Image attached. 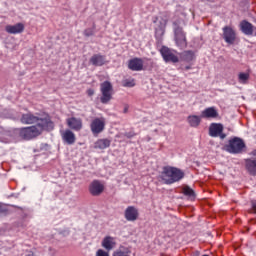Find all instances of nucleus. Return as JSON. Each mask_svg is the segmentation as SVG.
Masks as SVG:
<instances>
[{
  "label": "nucleus",
  "mask_w": 256,
  "mask_h": 256,
  "mask_svg": "<svg viewBox=\"0 0 256 256\" xmlns=\"http://www.w3.org/2000/svg\"><path fill=\"white\" fill-rule=\"evenodd\" d=\"M55 125L51 121L49 115L45 116V119L41 120L38 124L29 127H23L18 129V135L23 141H31L43 133V131H53Z\"/></svg>",
  "instance_id": "nucleus-1"
},
{
  "label": "nucleus",
  "mask_w": 256,
  "mask_h": 256,
  "mask_svg": "<svg viewBox=\"0 0 256 256\" xmlns=\"http://www.w3.org/2000/svg\"><path fill=\"white\" fill-rule=\"evenodd\" d=\"M183 177H185V172L173 166H165L160 174V179L164 181L165 185L178 183V181H181Z\"/></svg>",
  "instance_id": "nucleus-2"
},
{
  "label": "nucleus",
  "mask_w": 256,
  "mask_h": 256,
  "mask_svg": "<svg viewBox=\"0 0 256 256\" xmlns=\"http://www.w3.org/2000/svg\"><path fill=\"white\" fill-rule=\"evenodd\" d=\"M225 151L227 153H231L232 155H239L247 149V145H245V141L239 137L231 138L228 141V144L224 146Z\"/></svg>",
  "instance_id": "nucleus-3"
},
{
  "label": "nucleus",
  "mask_w": 256,
  "mask_h": 256,
  "mask_svg": "<svg viewBox=\"0 0 256 256\" xmlns=\"http://www.w3.org/2000/svg\"><path fill=\"white\" fill-rule=\"evenodd\" d=\"M100 92L102 94L100 102L103 105H107V103L113 99V84L109 81H104L100 84Z\"/></svg>",
  "instance_id": "nucleus-4"
},
{
  "label": "nucleus",
  "mask_w": 256,
  "mask_h": 256,
  "mask_svg": "<svg viewBox=\"0 0 256 256\" xmlns=\"http://www.w3.org/2000/svg\"><path fill=\"white\" fill-rule=\"evenodd\" d=\"M174 25L175 43L180 49H185V47H187V37L185 36V32L183 31V28L177 26V23H174Z\"/></svg>",
  "instance_id": "nucleus-5"
},
{
  "label": "nucleus",
  "mask_w": 256,
  "mask_h": 256,
  "mask_svg": "<svg viewBox=\"0 0 256 256\" xmlns=\"http://www.w3.org/2000/svg\"><path fill=\"white\" fill-rule=\"evenodd\" d=\"M93 135H99L105 131V118H95L90 124Z\"/></svg>",
  "instance_id": "nucleus-6"
},
{
  "label": "nucleus",
  "mask_w": 256,
  "mask_h": 256,
  "mask_svg": "<svg viewBox=\"0 0 256 256\" xmlns=\"http://www.w3.org/2000/svg\"><path fill=\"white\" fill-rule=\"evenodd\" d=\"M160 53L166 63H179V57H177L168 47H162Z\"/></svg>",
  "instance_id": "nucleus-7"
},
{
  "label": "nucleus",
  "mask_w": 256,
  "mask_h": 256,
  "mask_svg": "<svg viewBox=\"0 0 256 256\" xmlns=\"http://www.w3.org/2000/svg\"><path fill=\"white\" fill-rule=\"evenodd\" d=\"M43 119H45V116L42 118H39L35 115H33L31 112L23 114L21 116V123H23L24 125H33L34 123H36V125H38V123H41V121H43Z\"/></svg>",
  "instance_id": "nucleus-8"
},
{
  "label": "nucleus",
  "mask_w": 256,
  "mask_h": 256,
  "mask_svg": "<svg viewBox=\"0 0 256 256\" xmlns=\"http://www.w3.org/2000/svg\"><path fill=\"white\" fill-rule=\"evenodd\" d=\"M236 38L237 34L235 33V30H233V28H231L230 26H225L223 28V39L229 45H233V43H235Z\"/></svg>",
  "instance_id": "nucleus-9"
},
{
  "label": "nucleus",
  "mask_w": 256,
  "mask_h": 256,
  "mask_svg": "<svg viewBox=\"0 0 256 256\" xmlns=\"http://www.w3.org/2000/svg\"><path fill=\"white\" fill-rule=\"evenodd\" d=\"M89 191L93 197H99L105 191V186L99 180H93L89 186Z\"/></svg>",
  "instance_id": "nucleus-10"
},
{
  "label": "nucleus",
  "mask_w": 256,
  "mask_h": 256,
  "mask_svg": "<svg viewBox=\"0 0 256 256\" xmlns=\"http://www.w3.org/2000/svg\"><path fill=\"white\" fill-rule=\"evenodd\" d=\"M67 125L72 131H81L83 129V120L81 118L71 117L67 119Z\"/></svg>",
  "instance_id": "nucleus-11"
},
{
  "label": "nucleus",
  "mask_w": 256,
  "mask_h": 256,
  "mask_svg": "<svg viewBox=\"0 0 256 256\" xmlns=\"http://www.w3.org/2000/svg\"><path fill=\"white\" fill-rule=\"evenodd\" d=\"M128 69H130V71H143V59L133 58L129 60Z\"/></svg>",
  "instance_id": "nucleus-12"
},
{
  "label": "nucleus",
  "mask_w": 256,
  "mask_h": 256,
  "mask_svg": "<svg viewBox=\"0 0 256 256\" xmlns=\"http://www.w3.org/2000/svg\"><path fill=\"white\" fill-rule=\"evenodd\" d=\"M23 31H25V25H23V23L6 26V32L10 33V35H17L19 33H23Z\"/></svg>",
  "instance_id": "nucleus-13"
},
{
  "label": "nucleus",
  "mask_w": 256,
  "mask_h": 256,
  "mask_svg": "<svg viewBox=\"0 0 256 256\" xmlns=\"http://www.w3.org/2000/svg\"><path fill=\"white\" fill-rule=\"evenodd\" d=\"M254 29L255 27L249 21L242 20L240 22V30L242 31V33H244V35H248V36L253 35Z\"/></svg>",
  "instance_id": "nucleus-14"
},
{
  "label": "nucleus",
  "mask_w": 256,
  "mask_h": 256,
  "mask_svg": "<svg viewBox=\"0 0 256 256\" xmlns=\"http://www.w3.org/2000/svg\"><path fill=\"white\" fill-rule=\"evenodd\" d=\"M223 133V124L221 123H212L209 127L210 137H219Z\"/></svg>",
  "instance_id": "nucleus-15"
},
{
  "label": "nucleus",
  "mask_w": 256,
  "mask_h": 256,
  "mask_svg": "<svg viewBox=\"0 0 256 256\" xmlns=\"http://www.w3.org/2000/svg\"><path fill=\"white\" fill-rule=\"evenodd\" d=\"M137 217H139V211L133 206H129L125 210V219L127 221H137Z\"/></svg>",
  "instance_id": "nucleus-16"
},
{
  "label": "nucleus",
  "mask_w": 256,
  "mask_h": 256,
  "mask_svg": "<svg viewBox=\"0 0 256 256\" xmlns=\"http://www.w3.org/2000/svg\"><path fill=\"white\" fill-rule=\"evenodd\" d=\"M201 117L204 119H217V117H219V112H217L215 107H209L202 111Z\"/></svg>",
  "instance_id": "nucleus-17"
},
{
  "label": "nucleus",
  "mask_w": 256,
  "mask_h": 256,
  "mask_svg": "<svg viewBox=\"0 0 256 256\" xmlns=\"http://www.w3.org/2000/svg\"><path fill=\"white\" fill-rule=\"evenodd\" d=\"M91 65H94V67H103L105 65V56L101 54H94L90 58Z\"/></svg>",
  "instance_id": "nucleus-18"
},
{
  "label": "nucleus",
  "mask_w": 256,
  "mask_h": 256,
  "mask_svg": "<svg viewBox=\"0 0 256 256\" xmlns=\"http://www.w3.org/2000/svg\"><path fill=\"white\" fill-rule=\"evenodd\" d=\"M115 241H113V237L111 236H106L103 241H102V247L106 249V251H111L112 249L115 248Z\"/></svg>",
  "instance_id": "nucleus-19"
},
{
  "label": "nucleus",
  "mask_w": 256,
  "mask_h": 256,
  "mask_svg": "<svg viewBox=\"0 0 256 256\" xmlns=\"http://www.w3.org/2000/svg\"><path fill=\"white\" fill-rule=\"evenodd\" d=\"M62 138L67 145H73V143H75V133H73L71 130H66L62 134Z\"/></svg>",
  "instance_id": "nucleus-20"
},
{
  "label": "nucleus",
  "mask_w": 256,
  "mask_h": 256,
  "mask_svg": "<svg viewBox=\"0 0 256 256\" xmlns=\"http://www.w3.org/2000/svg\"><path fill=\"white\" fill-rule=\"evenodd\" d=\"M246 169L250 175H256V158L255 159H246Z\"/></svg>",
  "instance_id": "nucleus-21"
},
{
  "label": "nucleus",
  "mask_w": 256,
  "mask_h": 256,
  "mask_svg": "<svg viewBox=\"0 0 256 256\" xmlns=\"http://www.w3.org/2000/svg\"><path fill=\"white\" fill-rule=\"evenodd\" d=\"M180 59H182V61H186V63H191V61L195 59V52L191 50L184 51L180 54Z\"/></svg>",
  "instance_id": "nucleus-22"
},
{
  "label": "nucleus",
  "mask_w": 256,
  "mask_h": 256,
  "mask_svg": "<svg viewBox=\"0 0 256 256\" xmlns=\"http://www.w3.org/2000/svg\"><path fill=\"white\" fill-rule=\"evenodd\" d=\"M187 121H188L190 127L197 128V127H199V125H201V116L190 115L187 117Z\"/></svg>",
  "instance_id": "nucleus-23"
},
{
  "label": "nucleus",
  "mask_w": 256,
  "mask_h": 256,
  "mask_svg": "<svg viewBox=\"0 0 256 256\" xmlns=\"http://www.w3.org/2000/svg\"><path fill=\"white\" fill-rule=\"evenodd\" d=\"M95 149H107V147H111V140L105 138V139H99L95 142Z\"/></svg>",
  "instance_id": "nucleus-24"
},
{
  "label": "nucleus",
  "mask_w": 256,
  "mask_h": 256,
  "mask_svg": "<svg viewBox=\"0 0 256 256\" xmlns=\"http://www.w3.org/2000/svg\"><path fill=\"white\" fill-rule=\"evenodd\" d=\"M238 81H239V83H242L243 85H245L249 81V73L241 72L238 75Z\"/></svg>",
  "instance_id": "nucleus-25"
},
{
  "label": "nucleus",
  "mask_w": 256,
  "mask_h": 256,
  "mask_svg": "<svg viewBox=\"0 0 256 256\" xmlns=\"http://www.w3.org/2000/svg\"><path fill=\"white\" fill-rule=\"evenodd\" d=\"M182 193L183 195H185L186 197H195V191H193V189H191V187L189 186H185L182 189Z\"/></svg>",
  "instance_id": "nucleus-26"
},
{
  "label": "nucleus",
  "mask_w": 256,
  "mask_h": 256,
  "mask_svg": "<svg viewBox=\"0 0 256 256\" xmlns=\"http://www.w3.org/2000/svg\"><path fill=\"white\" fill-rule=\"evenodd\" d=\"M95 29H96V26L95 24H93L92 28H87L84 30L83 35L85 37H93V35H95Z\"/></svg>",
  "instance_id": "nucleus-27"
},
{
  "label": "nucleus",
  "mask_w": 256,
  "mask_h": 256,
  "mask_svg": "<svg viewBox=\"0 0 256 256\" xmlns=\"http://www.w3.org/2000/svg\"><path fill=\"white\" fill-rule=\"evenodd\" d=\"M112 256H129V252L123 250H116Z\"/></svg>",
  "instance_id": "nucleus-28"
},
{
  "label": "nucleus",
  "mask_w": 256,
  "mask_h": 256,
  "mask_svg": "<svg viewBox=\"0 0 256 256\" xmlns=\"http://www.w3.org/2000/svg\"><path fill=\"white\" fill-rule=\"evenodd\" d=\"M124 87H135V80H126Z\"/></svg>",
  "instance_id": "nucleus-29"
},
{
  "label": "nucleus",
  "mask_w": 256,
  "mask_h": 256,
  "mask_svg": "<svg viewBox=\"0 0 256 256\" xmlns=\"http://www.w3.org/2000/svg\"><path fill=\"white\" fill-rule=\"evenodd\" d=\"M251 210L250 213H256V200H251Z\"/></svg>",
  "instance_id": "nucleus-30"
},
{
  "label": "nucleus",
  "mask_w": 256,
  "mask_h": 256,
  "mask_svg": "<svg viewBox=\"0 0 256 256\" xmlns=\"http://www.w3.org/2000/svg\"><path fill=\"white\" fill-rule=\"evenodd\" d=\"M96 256H109V253L102 250V249H99L97 252H96Z\"/></svg>",
  "instance_id": "nucleus-31"
},
{
  "label": "nucleus",
  "mask_w": 256,
  "mask_h": 256,
  "mask_svg": "<svg viewBox=\"0 0 256 256\" xmlns=\"http://www.w3.org/2000/svg\"><path fill=\"white\" fill-rule=\"evenodd\" d=\"M124 137H127V139H132V137H135V133L134 132H126L124 134Z\"/></svg>",
  "instance_id": "nucleus-32"
},
{
  "label": "nucleus",
  "mask_w": 256,
  "mask_h": 256,
  "mask_svg": "<svg viewBox=\"0 0 256 256\" xmlns=\"http://www.w3.org/2000/svg\"><path fill=\"white\" fill-rule=\"evenodd\" d=\"M87 95H88V97H93L94 95H95V90H93V89H88L87 90Z\"/></svg>",
  "instance_id": "nucleus-33"
},
{
  "label": "nucleus",
  "mask_w": 256,
  "mask_h": 256,
  "mask_svg": "<svg viewBox=\"0 0 256 256\" xmlns=\"http://www.w3.org/2000/svg\"><path fill=\"white\" fill-rule=\"evenodd\" d=\"M123 113H129V105L125 104Z\"/></svg>",
  "instance_id": "nucleus-34"
},
{
  "label": "nucleus",
  "mask_w": 256,
  "mask_h": 256,
  "mask_svg": "<svg viewBox=\"0 0 256 256\" xmlns=\"http://www.w3.org/2000/svg\"><path fill=\"white\" fill-rule=\"evenodd\" d=\"M218 137H220V139H225V137H227V134L221 132Z\"/></svg>",
  "instance_id": "nucleus-35"
},
{
  "label": "nucleus",
  "mask_w": 256,
  "mask_h": 256,
  "mask_svg": "<svg viewBox=\"0 0 256 256\" xmlns=\"http://www.w3.org/2000/svg\"><path fill=\"white\" fill-rule=\"evenodd\" d=\"M26 256H35V254L33 252H30L29 254H27Z\"/></svg>",
  "instance_id": "nucleus-36"
},
{
  "label": "nucleus",
  "mask_w": 256,
  "mask_h": 256,
  "mask_svg": "<svg viewBox=\"0 0 256 256\" xmlns=\"http://www.w3.org/2000/svg\"><path fill=\"white\" fill-rule=\"evenodd\" d=\"M189 69H191V66H186V67H185V70H186V71H189Z\"/></svg>",
  "instance_id": "nucleus-37"
}]
</instances>
